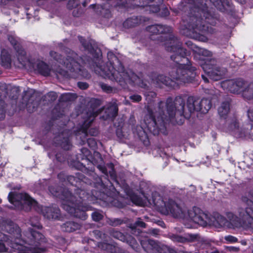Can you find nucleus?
Returning <instances> with one entry per match:
<instances>
[{"instance_id":"1","label":"nucleus","mask_w":253,"mask_h":253,"mask_svg":"<svg viewBox=\"0 0 253 253\" xmlns=\"http://www.w3.org/2000/svg\"><path fill=\"white\" fill-rule=\"evenodd\" d=\"M143 196V199L133 196L131 200L135 204L140 206L154 205L162 214H170L175 218L191 220L203 226L209 225L216 228L226 227L228 228L243 227L253 230V193H249L247 197L244 198L246 207L245 209H239V218L232 212L227 213L226 215L229 221L219 214L212 216L197 207H194L189 210L185 206L179 205L172 199L163 198L157 193L153 194L152 199L146 195Z\"/></svg>"},{"instance_id":"2","label":"nucleus","mask_w":253,"mask_h":253,"mask_svg":"<svg viewBox=\"0 0 253 253\" xmlns=\"http://www.w3.org/2000/svg\"><path fill=\"white\" fill-rule=\"evenodd\" d=\"M0 229L6 230L10 235H0V252L18 253H42L46 251L43 246L45 239L43 235L35 230H31L24 234L22 240L19 227L12 222H0Z\"/></svg>"},{"instance_id":"3","label":"nucleus","mask_w":253,"mask_h":253,"mask_svg":"<svg viewBox=\"0 0 253 253\" xmlns=\"http://www.w3.org/2000/svg\"><path fill=\"white\" fill-rule=\"evenodd\" d=\"M167 50L172 52L171 59L176 63V70H173L169 79L164 75H159L154 80V82L161 86V84L167 86H174L176 82L178 84L191 82L196 76V69L191 66L187 58L186 50L181 47V42L176 38L172 37L167 40L165 43Z\"/></svg>"},{"instance_id":"4","label":"nucleus","mask_w":253,"mask_h":253,"mask_svg":"<svg viewBox=\"0 0 253 253\" xmlns=\"http://www.w3.org/2000/svg\"><path fill=\"white\" fill-rule=\"evenodd\" d=\"M164 103L161 102L159 104V112L153 113L148 110V113L144 118L143 123L140 126L141 130L137 132V135L139 137L146 135L148 132L156 135L159 133L161 127L165 126V124L169 121L174 123V117L175 115L188 117L184 109V103L181 98H176L174 103L172 98H168L166 102V113L161 109Z\"/></svg>"},{"instance_id":"5","label":"nucleus","mask_w":253,"mask_h":253,"mask_svg":"<svg viewBox=\"0 0 253 253\" xmlns=\"http://www.w3.org/2000/svg\"><path fill=\"white\" fill-rule=\"evenodd\" d=\"M76 195H72L70 191H64L61 196L62 208L69 213L82 220L86 219L85 211L89 207L83 205V202L87 198V194L84 190L78 189Z\"/></svg>"},{"instance_id":"6","label":"nucleus","mask_w":253,"mask_h":253,"mask_svg":"<svg viewBox=\"0 0 253 253\" xmlns=\"http://www.w3.org/2000/svg\"><path fill=\"white\" fill-rule=\"evenodd\" d=\"M8 200L10 203L13 204L16 208L24 209V205L29 206L37 207L38 211H40L43 216L48 219H55L59 217V210L57 208L39 207L37 203L26 193H9Z\"/></svg>"},{"instance_id":"7","label":"nucleus","mask_w":253,"mask_h":253,"mask_svg":"<svg viewBox=\"0 0 253 253\" xmlns=\"http://www.w3.org/2000/svg\"><path fill=\"white\" fill-rule=\"evenodd\" d=\"M119 70H116L110 61L107 63V67L102 68L97 66L94 69L95 72L104 78H108L111 80H115L117 82H121L124 81L126 82H132L134 84L140 85L141 79L135 74L130 72H125L124 71V67L120 64Z\"/></svg>"},{"instance_id":"8","label":"nucleus","mask_w":253,"mask_h":253,"mask_svg":"<svg viewBox=\"0 0 253 253\" xmlns=\"http://www.w3.org/2000/svg\"><path fill=\"white\" fill-rule=\"evenodd\" d=\"M83 63L82 58H78L77 54L72 51L67 56L64 64L66 71H60L58 73L65 77L78 78L79 76L87 77L85 72L82 69L81 63Z\"/></svg>"},{"instance_id":"9","label":"nucleus","mask_w":253,"mask_h":253,"mask_svg":"<svg viewBox=\"0 0 253 253\" xmlns=\"http://www.w3.org/2000/svg\"><path fill=\"white\" fill-rule=\"evenodd\" d=\"M192 23L188 26V29L198 30L199 31H207L209 27L206 26V24L214 25V19L209 14V12L205 10H198L197 14L195 16L191 17Z\"/></svg>"},{"instance_id":"10","label":"nucleus","mask_w":253,"mask_h":253,"mask_svg":"<svg viewBox=\"0 0 253 253\" xmlns=\"http://www.w3.org/2000/svg\"><path fill=\"white\" fill-rule=\"evenodd\" d=\"M245 83L242 79L226 80L221 83V85L224 89H226L233 93H239L243 91ZM243 96L248 99L253 98V90L248 88L243 90Z\"/></svg>"},{"instance_id":"11","label":"nucleus","mask_w":253,"mask_h":253,"mask_svg":"<svg viewBox=\"0 0 253 253\" xmlns=\"http://www.w3.org/2000/svg\"><path fill=\"white\" fill-rule=\"evenodd\" d=\"M211 101L209 99L203 98L199 100L189 98L187 100L186 108L190 114L194 111L205 114L211 109Z\"/></svg>"},{"instance_id":"12","label":"nucleus","mask_w":253,"mask_h":253,"mask_svg":"<svg viewBox=\"0 0 253 253\" xmlns=\"http://www.w3.org/2000/svg\"><path fill=\"white\" fill-rule=\"evenodd\" d=\"M201 67L208 76L214 81L221 79L226 73L225 68L213 66L207 63L201 64Z\"/></svg>"},{"instance_id":"13","label":"nucleus","mask_w":253,"mask_h":253,"mask_svg":"<svg viewBox=\"0 0 253 253\" xmlns=\"http://www.w3.org/2000/svg\"><path fill=\"white\" fill-rule=\"evenodd\" d=\"M17 52L19 64H16V63H15L16 66H17L19 68L23 67L28 70H32V68H35L33 62L27 58L25 56V52L23 49L19 48L17 50Z\"/></svg>"},{"instance_id":"14","label":"nucleus","mask_w":253,"mask_h":253,"mask_svg":"<svg viewBox=\"0 0 253 253\" xmlns=\"http://www.w3.org/2000/svg\"><path fill=\"white\" fill-rule=\"evenodd\" d=\"M142 248L148 252L151 253L152 251H156L159 253H162L160 245L156 241L149 240L147 238L144 239H139Z\"/></svg>"},{"instance_id":"15","label":"nucleus","mask_w":253,"mask_h":253,"mask_svg":"<svg viewBox=\"0 0 253 253\" xmlns=\"http://www.w3.org/2000/svg\"><path fill=\"white\" fill-rule=\"evenodd\" d=\"M225 126L227 127L226 131L231 133L236 137H242V135L239 133V125L235 118L232 119L230 118H227L226 121Z\"/></svg>"},{"instance_id":"16","label":"nucleus","mask_w":253,"mask_h":253,"mask_svg":"<svg viewBox=\"0 0 253 253\" xmlns=\"http://www.w3.org/2000/svg\"><path fill=\"white\" fill-rule=\"evenodd\" d=\"M171 30L170 27L162 25H151L147 28V30L153 34L168 33L170 32Z\"/></svg>"},{"instance_id":"17","label":"nucleus","mask_w":253,"mask_h":253,"mask_svg":"<svg viewBox=\"0 0 253 253\" xmlns=\"http://www.w3.org/2000/svg\"><path fill=\"white\" fill-rule=\"evenodd\" d=\"M33 64L35 65V68H32V69H37L40 74L44 76H47L49 75L50 70L44 62L39 61L37 63H33Z\"/></svg>"},{"instance_id":"18","label":"nucleus","mask_w":253,"mask_h":253,"mask_svg":"<svg viewBox=\"0 0 253 253\" xmlns=\"http://www.w3.org/2000/svg\"><path fill=\"white\" fill-rule=\"evenodd\" d=\"M197 50H195V51L197 52L200 56L199 59L202 61H205L204 64L207 63V64H210L209 63L211 62V61L209 60V59H206L205 57H210L211 56V52L208 50H207L204 48H196ZM203 63H201L202 64Z\"/></svg>"},{"instance_id":"19","label":"nucleus","mask_w":253,"mask_h":253,"mask_svg":"<svg viewBox=\"0 0 253 253\" xmlns=\"http://www.w3.org/2000/svg\"><path fill=\"white\" fill-rule=\"evenodd\" d=\"M0 64L5 68H9L10 66L11 59L8 52L6 49L1 51Z\"/></svg>"},{"instance_id":"20","label":"nucleus","mask_w":253,"mask_h":253,"mask_svg":"<svg viewBox=\"0 0 253 253\" xmlns=\"http://www.w3.org/2000/svg\"><path fill=\"white\" fill-rule=\"evenodd\" d=\"M80 225L76 222H67L62 226L63 231L67 232H71L80 228Z\"/></svg>"},{"instance_id":"21","label":"nucleus","mask_w":253,"mask_h":253,"mask_svg":"<svg viewBox=\"0 0 253 253\" xmlns=\"http://www.w3.org/2000/svg\"><path fill=\"white\" fill-rule=\"evenodd\" d=\"M229 111V103L228 102H223L219 107L218 112L221 118L226 119V116Z\"/></svg>"},{"instance_id":"22","label":"nucleus","mask_w":253,"mask_h":253,"mask_svg":"<svg viewBox=\"0 0 253 253\" xmlns=\"http://www.w3.org/2000/svg\"><path fill=\"white\" fill-rule=\"evenodd\" d=\"M99 112H93L90 113L88 116V119L85 121L84 124V126H85L83 128V131L84 133H86L87 132L88 126H86V124H90L93 120V119L99 114Z\"/></svg>"},{"instance_id":"23","label":"nucleus","mask_w":253,"mask_h":253,"mask_svg":"<svg viewBox=\"0 0 253 253\" xmlns=\"http://www.w3.org/2000/svg\"><path fill=\"white\" fill-rule=\"evenodd\" d=\"M107 111L109 113L108 117L114 118L117 114L118 108L115 103L111 104L109 108H108Z\"/></svg>"},{"instance_id":"24","label":"nucleus","mask_w":253,"mask_h":253,"mask_svg":"<svg viewBox=\"0 0 253 253\" xmlns=\"http://www.w3.org/2000/svg\"><path fill=\"white\" fill-rule=\"evenodd\" d=\"M111 235L114 238L117 239L123 242H125L126 236L122 234L121 232L118 231H113L111 232Z\"/></svg>"},{"instance_id":"25","label":"nucleus","mask_w":253,"mask_h":253,"mask_svg":"<svg viewBox=\"0 0 253 253\" xmlns=\"http://www.w3.org/2000/svg\"><path fill=\"white\" fill-rule=\"evenodd\" d=\"M133 249H135L137 248V243L136 240L130 236H129L126 238V241Z\"/></svg>"},{"instance_id":"26","label":"nucleus","mask_w":253,"mask_h":253,"mask_svg":"<svg viewBox=\"0 0 253 253\" xmlns=\"http://www.w3.org/2000/svg\"><path fill=\"white\" fill-rule=\"evenodd\" d=\"M136 21L135 18H129L127 19L124 23V26L125 27H133L137 24L135 21Z\"/></svg>"},{"instance_id":"27","label":"nucleus","mask_w":253,"mask_h":253,"mask_svg":"<svg viewBox=\"0 0 253 253\" xmlns=\"http://www.w3.org/2000/svg\"><path fill=\"white\" fill-rule=\"evenodd\" d=\"M92 217L93 220L95 221H99L103 217V214L98 211L93 212L92 213Z\"/></svg>"},{"instance_id":"28","label":"nucleus","mask_w":253,"mask_h":253,"mask_svg":"<svg viewBox=\"0 0 253 253\" xmlns=\"http://www.w3.org/2000/svg\"><path fill=\"white\" fill-rule=\"evenodd\" d=\"M72 94L70 93H64L61 95V99L63 101H69L71 99Z\"/></svg>"},{"instance_id":"29","label":"nucleus","mask_w":253,"mask_h":253,"mask_svg":"<svg viewBox=\"0 0 253 253\" xmlns=\"http://www.w3.org/2000/svg\"><path fill=\"white\" fill-rule=\"evenodd\" d=\"M225 239L229 243H235L237 241V239L236 237L231 235L226 236Z\"/></svg>"},{"instance_id":"30","label":"nucleus","mask_w":253,"mask_h":253,"mask_svg":"<svg viewBox=\"0 0 253 253\" xmlns=\"http://www.w3.org/2000/svg\"><path fill=\"white\" fill-rule=\"evenodd\" d=\"M79 2L76 0H70L68 5L69 8H72L78 5Z\"/></svg>"},{"instance_id":"31","label":"nucleus","mask_w":253,"mask_h":253,"mask_svg":"<svg viewBox=\"0 0 253 253\" xmlns=\"http://www.w3.org/2000/svg\"><path fill=\"white\" fill-rule=\"evenodd\" d=\"M130 98L134 102H139L141 100V97L139 95H134L130 97Z\"/></svg>"},{"instance_id":"32","label":"nucleus","mask_w":253,"mask_h":253,"mask_svg":"<svg viewBox=\"0 0 253 253\" xmlns=\"http://www.w3.org/2000/svg\"><path fill=\"white\" fill-rule=\"evenodd\" d=\"M121 223L122 221L121 220L119 219H114L111 221L110 224L112 226H117L118 225L121 224Z\"/></svg>"},{"instance_id":"33","label":"nucleus","mask_w":253,"mask_h":253,"mask_svg":"<svg viewBox=\"0 0 253 253\" xmlns=\"http://www.w3.org/2000/svg\"><path fill=\"white\" fill-rule=\"evenodd\" d=\"M79 88L82 89H85L88 87V84L85 83L79 82L78 84Z\"/></svg>"},{"instance_id":"34","label":"nucleus","mask_w":253,"mask_h":253,"mask_svg":"<svg viewBox=\"0 0 253 253\" xmlns=\"http://www.w3.org/2000/svg\"><path fill=\"white\" fill-rule=\"evenodd\" d=\"M104 246L106 247L105 250H107L110 252L112 253L114 251V247L111 245H107V244H104L103 247Z\"/></svg>"},{"instance_id":"35","label":"nucleus","mask_w":253,"mask_h":253,"mask_svg":"<svg viewBox=\"0 0 253 253\" xmlns=\"http://www.w3.org/2000/svg\"><path fill=\"white\" fill-rule=\"evenodd\" d=\"M135 225L136 226H140L143 228H145L146 227L145 223L140 220H138L135 222Z\"/></svg>"},{"instance_id":"36","label":"nucleus","mask_w":253,"mask_h":253,"mask_svg":"<svg viewBox=\"0 0 253 253\" xmlns=\"http://www.w3.org/2000/svg\"><path fill=\"white\" fill-rule=\"evenodd\" d=\"M102 89L106 92H109L111 90V88L106 84H102L101 85Z\"/></svg>"},{"instance_id":"37","label":"nucleus","mask_w":253,"mask_h":253,"mask_svg":"<svg viewBox=\"0 0 253 253\" xmlns=\"http://www.w3.org/2000/svg\"><path fill=\"white\" fill-rule=\"evenodd\" d=\"M151 6L150 10L152 11L153 12H157L159 10V7L158 5L154 6Z\"/></svg>"},{"instance_id":"38","label":"nucleus","mask_w":253,"mask_h":253,"mask_svg":"<svg viewBox=\"0 0 253 253\" xmlns=\"http://www.w3.org/2000/svg\"><path fill=\"white\" fill-rule=\"evenodd\" d=\"M248 115L250 120L252 121H253V111L252 110H249L248 112Z\"/></svg>"},{"instance_id":"39","label":"nucleus","mask_w":253,"mask_h":253,"mask_svg":"<svg viewBox=\"0 0 253 253\" xmlns=\"http://www.w3.org/2000/svg\"><path fill=\"white\" fill-rule=\"evenodd\" d=\"M172 240L174 241H177V242H182V241H183V239L181 237H180L179 236H174L173 237Z\"/></svg>"},{"instance_id":"40","label":"nucleus","mask_w":253,"mask_h":253,"mask_svg":"<svg viewBox=\"0 0 253 253\" xmlns=\"http://www.w3.org/2000/svg\"><path fill=\"white\" fill-rule=\"evenodd\" d=\"M8 40L10 42L12 45H16V40H14L12 37H9Z\"/></svg>"},{"instance_id":"41","label":"nucleus","mask_w":253,"mask_h":253,"mask_svg":"<svg viewBox=\"0 0 253 253\" xmlns=\"http://www.w3.org/2000/svg\"><path fill=\"white\" fill-rule=\"evenodd\" d=\"M158 230L157 229H154L152 230L151 233L154 235H156L158 234Z\"/></svg>"},{"instance_id":"42","label":"nucleus","mask_w":253,"mask_h":253,"mask_svg":"<svg viewBox=\"0 0 253 253\" xmlns=\"http://www.w3.org/2000/svg\"><path fill=\"white\" fill-rule=\"evenodd\" d=\"M210 0L211 2H212L215 6H216V3L218 2V1H219L220 2L222 1V0Z\"/></svg>"},{"instance_id":"43","label":"nucleus","mask_w":253,"mask_h":253,"mask_svg":"<svg viewBox=\"0 0 253 253\" xmlns=\"http://www.w3.org/2000/svg\"><path fill=\"white\" fill-rule=\"evenodd\" d=\"M49 191H50V192L52 193V194L54 195V196H58V195L57 194L56 192V193H54V192L52 191V188L50 187V188H49Z\"/></svg>"},{"instance_id":"44","label":"nucleus","mask_w":253,"mask_h":253,"mask_svg":"<svg viewBox=\"0 0 253 253\" xmlns=\"http://www.w3.org/2000/svg\"><path fill=\"white\" fill-rule=\"evenodd\" d=\"M97 133H98V131L96 130H95V131L93 132H91L90 130L89 131V133H90V134L92 135H96L97 134Z\"/></svg>"},{"instance_id":"45","label":"nucleus","mask_w":253,"mask_h":253,"mask_svg":"<svg viewBox=\"0 0 253 253\" xmlns=\"http://www.w3.org/2000/svg\"><path fill=\"white\" fill-rule=\"evenodd\" d=\"M67 144H68V145L67 147H66L65 146H64L63 144H62V147L65 149H69L70 148V144L68 143V142H67Z\"/></svg>"},{"instance_id":"46","label":"nucleus","mask_w":253,"mask_h":253,"mask_svg":"<svg viewBox=\"0 0 253 253\" xmlns=\"http://www.w3.org/2000/svg\"><path fill=\"white\" fill-rule=\"evenodd\" d=\"M187 44H188V46L191 45V47L190 48H191V49L194 50V49H193L194 45H193L192 44H191V42H187Z\"/></svg>"},{"instance_id":"47","label":"nucleus","mask_w":253,"mask_h":253,"mask_svg":"<svg viewBox=\"0 0 253 253\" xmlns=\"http://www.w3.org/2000/svg\"><path fill=\"white\" fill-rule=\"evenodd\" d=\"M49 94L53 96V97L54 98L53 99H55L56 98V93L55 92H50Z\"/></svg>"},{"instance_id":"48","label":"nucleus","mask_w":253,"mask_h":253,"mask_svg":"<svg viewBox=\"0 0 253 253\" xmlns=\"http://www.w3.org/2000/svg\"><path fill=\"white\" fill-rule=\"evenodd\" d=\"M231 250L235 251H238L239 248L236 247H231Z\"/></svg>"},{"instance_id":"49","label":"nucleus","mask_w":253,"mask_h":253,"mask_svg":"<svg viewBox=\"0 0 253 253\" xmlns=\"http://www.w3.org/2000/svg\"><path fill=\"white\" fill-rule=\"evenodd\" d=\"M202 78L204 80L205 82H208V79L205 77L204 75H202Z\"/></svg>"},{"instance_id":"50","label":"nucleus","mask_w":253,"mask_h":253,"mask_svg":"<svg viewBox=\"0 0 253 253\" xmlns=\"http://www.w3.org/2000/svg\"><path fill=\"white\" fill-rule=\"evenodd\" d=\"M241 244L243 245H246L247 244V242L245 240H242L241 242Z\"/></svg>"},{"instance_id":"51","label":"nucleus","mask_w":253,"mask_h":253,"mask_svg":"<svg viewBox=\"0 0 253 253\" xmlns=\"http://www.w3.org/2000/svg\"><path fill=\"white\" fill-rule=\"evenodd\" d=\"M201 40L203 41H205L206 40V38L205 37H203L201 39Z\"/></svg>"},{"instance_id":"52","label":"nucleus","mask_w":253,"mask_h":253,"mask_svg":"<svg viewBox=\"0 0 253 253\" xmlns=\"http://www.w3.org/2000/svg\"><path fill=\"white\" fill-rule=\"evenodd\" d=\"M90 141H94L92 139H89L88 140V143H89Z\"/></svg>"},{"instance_id":"53","label":"nucleus","mask_w":253,"mask_h":253,"mask_svg":"<svg viewBox=\"0 0 253 253\" xmlns=\"http://www.w3.org/2000/svg\"><path fill=\"white\" fill-rule=\"evenodd\" d=\"M176 123L177 124H181L182 123V122H180V123H179V122H176Z\"/></svg>"},{"instance_id":"54","label":"nucleus","mask_w":253,"mask_h":253,"mask_svg":"<svg viewBox=\"0 0 253 253\" xmlns=\"http://www.w3.org/2000/svg\"><path fill=\"white\" fill-rule=\"evenodd\" d=\"M110 55H112V54L111 53H108V56L109 57L110 56Z\"/></svg>"},{"instance_id":"55","label":"nucleus","mask_w":253,"mask_h":253,"mask_svg":"<svg viewBox=\"0 0 253 253\" xmlns=\"http://www.w3.org/2000/svg\"><path fill=\"white\" fill-rule=\"evenodd\" d=\"M112 55H113V57H114L115 59H116V60H117V58H116V56H114V55H113V54H112Z\"/></svg>"},{"instance_id":"56","label":"nucleus","mask_w":253,"mask_h":253,"mask_svg":"<svg viewBox=\"0 0 253 253\" xmlns=\"http://www.w3.org/2000/svg\"><path fill=\"white\" fill-rule=\"evenodd\" d=\"M16 45H14V46H16ZM17 47H18V46H17V47H16V46H14V48H15L16 49Z\"/></svg>"},{"instance_id":"57","label":"nucleus","mask_w":253,"mask_h":253,"mask_svg":"<svg viewBox=\"0 0 253 253\" xmlns=\"http://www.w3.org/2000/svg\"><path fill=\"white\" fill-rule=\"evenodd\" d=\"M103 173H106V172H105V170H103Z\"/></svg>"},{"instance_id":"58","label":"nucleus","mask_w":253,"mask_h":253,"mask_svg":"<svg viewBox=\"0 0 253 253\" xmlns=\"http://www.w3.org/2000/svg\"><path fill=\"white\" fill-rule=\"evenodd\" d=\"M1 200L0 199V203H1Z\"/></svg>"}]
</instances>
